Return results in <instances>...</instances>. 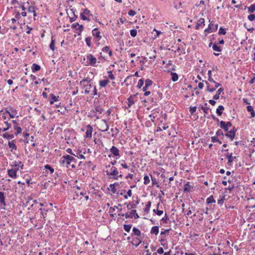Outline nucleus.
I'll return each instance as SVG.
<instances>
[{
	"mask_svg": "<svg viewBox=\"0 0 255 255\" xmlns=\"http://www.w3.org/2000/svg\"><path fill=\"white\" fill-rule=\"evenodd\" d=\"M63 158H64L62 161V163L64 164L66 163V166L67 167L69 166H71L72 168H75L76 167V165L75 164L72 163L70 164V161H74V163L77 162V160L73 157L69 155H67L65 156H63Z\"/></svg>",
	"mask_w": 255,
	"mask_h": 255,
	"instance_id": "nucleus-1",
	"label": "nucleus"
},
{
	"mask_svg": "<svg viewBox=\"0 0 255 255\" xmlns=\"http://www.w3.org/2000/svg\"><path fill=\"white\" fill-rule=\"evenodd\" d=\"M89 83L90 80L88 78H85L80 81V84L84 87V92L85 94H88L91 91V89L93 88V85L92 84H85V82Z\"/></svg>",
	"mask_w": 255,
	"mask_h": 255,
	"instance_id": "nucleus-2",
	"label": "nucleus"
},
{
	"mask_svg": "<svg viewBox=\"0 0 255 255\" xmlns=\"http://www.w3.org/2000/svg\"><path fill=\"white\" fill-rule=\"evenodd\" d=\"M119 215L122 216H125L126 218H132L133 215H134V217L135 219H137L139 217L138 214L136 213V211L133 209L130 212L129 214L128 213L125 214H119Z\"/></svg>",
	"mask_w": 255,
	"mask_h": 255,
	"instance_id": "nucleus-3",
	"label": "nucleus"
},
{
	"mask_svg": "<svg viewBox=\"0 0 255 255\" xmlns=\"http://www.w3.org/2000/svg\"><path fill=\"white\" fill-rule=\"evenodd\" d=\"M87 63L88 64L95 66L97 62L96 58L92 54H89L87 56Z\"/></svg>",
	"mask_w": 255,
	"mask_h": 255,
	"instance_id": "nucleus-4",
	"label": "nucleus"
},
{
	"mask_svg": "<svg viewBox=\"0 0 255 255\" xmlns=\"http://www.w3.org/2000/svg\"><path fill=\"white\" fill-rule=\"evenodd\" d=\"M232 126V123L230 122H228L226 123L224 121H221L220 122V126L221 128H223L225 131H228L229 128Z\"/></svg>",
	"mask_w": 255,
	"mask_h": 255,
	"instance_id": "nucleus-5",
	"label": "nucleus"
},
{
	"mask_svg": "<svg viewBox=\"0 0 255 255\" xmlns=\"http://www.w3.org/2000/svg\"><path fill=\"white\" fill-rule=\"evenodd\" d=\"M72 28H75L78 31L77 34L78 35H80L81 32L84 30V26L82 25H80L79 23L77 22L72 24Z\"/></svg>",
	"mask_w": 255,
	"mask_h": 255,
	"instance_id": "nucleus-6",
	"label": "nucleus"
},
{
	"mask_svg": "<svg viewBox=\"0 0 255 255\" xmlns=\"http://www.w3.org/2000/svg\"><path fill=\"white\" fill-rule=\"evenodd\" d=\"M12 122L13 124V128L14 129L16 130V132H15V134L17 135L19 133H20L21 132L22 129L21 128L19 127H18V123L15 121L12 120Z\"/></svg>",
	"mask_w": 255,
	"mask_h": 255,
	"instance_id": "nucleus-7",
	"label": "nucleus"
},
{
	"mask_svg": "<svg viewBox=\"0 0 255 255\" xmlns=\"http://www.w3.org/2000/svg\"><path fill=\"white\" fill-rule=\"evenodd\" d=\"M102 124L101 125V130L103 132L107 131L109 128V127L108 125L107 122L105 120H102Z\"/></svg>",
	"mask_w": 255,
	"mask_h": 255,
	"instance_id": "nucleus-8",
	"label": "nucleus"
},
{
	"mask_svg": "<svg viewBox=\"0 0 255 255\" xmlns=\"http://www.w3.org/2000/svg\"><path fill=\"white\" fill-rule=\"evenodd\" d=\"M93 35L97 38L98 40H100L102 38V36L100 35V32L98 28H96L92 30Z\"/></svg>",
	"mask_w": 255,
	"mask_h": 255,
	"instance_id": "nucleus-9",
	"label": "nucleus"
},
{
	"mask_svg": "<svg viewBox=\"0 0 255 255\" xmlns=\"http://www.w3.org/2000/svg\"><path fill=\"white\" fill-rule=\"evenodd\" d=\"M226 156L228 158V164L229 165H231L234 159L236 158V156H233L232 153H227Z\"/></svg>",
	"mask_w": 255,
	"mask_h": 255,
	"instance_id": "nucleus-10",
	"label": "nucleus"
},
{
	"mask_svg": "<svg viewBox=\"0 0 255 255\" xmlns=\"http://www.w3.org/2000/svg\"><path fill=\"white\" fill-rule=\"evenodd\" d=\"M92 131H93L92 127L90 125H88L87 126L86 137L87 138H91L92 137Z\"/></svg>",
	"mask_w": 255,
	"mask_h": 255,
	"instance_id": "nucleus-11",
	"label": "nucleus"
},
{
	"mask_svg": "<svg viewBox=\"0 0 255 255\" xmlns=\"http://www.w3.org/2000/svg\"><path fill=\"white\" fill-rule=\"evenodd\" d=\"M7 174L9 177H10L14 179V178H16V176H17L16 171V170H15L13 169H8L7 170Z\"/></svg>",
	"mask_w": 255,
	"mask_h": 255,
	"instance_id": "nucleus-12",
	"label": "nucleus"
},
{
	"mask_svg": "<svg viewBox=\"0 0 255 255\" xmlns=\"http://www.w3.org/2000/svg\"><path fill=\"white\" fill-rule=\"evenodd\" d=\"M225 136L233 140L235 136V131L234 130H231L225 134Z\"/></svg>",
	"mask_w": 255,
	"mask_h": 255,
	"instance_id": "nucleus-13",
	"label": "nucleus"
},
{
	"mask_svg": "<svg viewBox=\"0 0 255 255\" xmlns=\"http://www.w3.org/2000/svg\"><path fill=\"white\" fill-rule=\"evenodd\" d=\"M8 145L9 148H10V151L11 152H12L13 150H16V146L15 145L14 140H13L11 141H9L8 143Z\"/></svg>",
	"mask_w": 255,
	"mask_h": 255,
	"instance_id": "nucleus-14",
	"label": "nucleus"
},
{
	"mask_svg": "<svg viewBox=\"0 0 255 255\" xmlns=\"http://www.w3.org/2000/svg\"><path fill=\"white\" fill-rule=\"evenodd\" d=\"M119 172L115 167L113 166L111 169L110 172H107V175L116 176L118 174Z\"/></svg>",
	"mask_w": 255,
	"mask_h": 255,
	"instance_id": "nucleus-15",
	"label": "nucleus"
},
{
	"mask_svg": "<svg viewBox=\"0 0 255 255\" xmlns=\"http://www.w3.org/2000/svg\"><path fill=\"white\" fill-rule=\"evenodd\" d=\"M110 151L115 156H119V150L115 146H113L110 149Z\"/></svg>",
	"mask_w": 255,
	"mask_h": 255,
	"instance_id": "nucleus-16",
	"label": "nucleus"
},
{
	"mask_svg": "<svg viewBox=\"0 0 255 255\" xmlns=\"http://www.w3.org/2000/svg\"><path fill=\"white\" fill-rule=\"evenodd\" d=\"M208 26L209 27V28L211 29V32H215V31H217L218 29V24H214V23H212V22H211L209 24Z\"/></svg>",
	"mask_w": 255,
	"mask_h": 255,
	"instance_id": "nucleus-17",
	"label": "nucleus"
},
{
	"mask_svg": "<svg viewBox=\"0 0 255 255\" xmlns=\"http://www.w3.org/2000/svg\"><path fill=\"white\" fill-rule=\"evenodd\" d=\"M0 204L3 206H5V197L2 192H0Z\"/></svg>",
	"mask_w": 255,
	"mask_h": 255,
	"instance_id": "nucleus-18",
	"label": "nucleus"
},
{
	"mask_svg": "<svg viewBox=\"0 0 255 255\" xmlns=\"http://www.w3.org/2000/svg\"><path fill=\"white\" fill-rule=\"evenodd\" d=\"M205 23V20L203 18H200L198 21H197L196 26H195V29H198L199 28V27L202 25H204Z\"/></svg>",
	"mask_w": 255,
	"mask_h": 255,
	"instance_id": "nucleus-19",
	"label": "nucleus"
},
{
	"mask_svg": "<svg viewBox=\"0 0 255 255\" xmlns=\"http://www.w3.org/2000/svg\"><path fill=\"white\" fill-rule=\"evenodd\" d=\"M9 111H6V112L9 114V116L11 118H13L16 114V110L13 108H10Z\"/></svg>",
	"mask_w": 255,
	"mask_h": 255,
	"instance_id": "nucleus-20",
	"label": "nucleus"
},
{
	"mask_svg": "<svg viewBox=\"0 0 255 255\" xmlns=\"http://www.w3.org/2000/svg\"><path fill=\"white\" fill-rule=\"evenodd\" d=\"M193 188L189 182H187L185 185L184 187V191L189 192L191 191V189Z\"/></svg>",
	"mask_w": 255,
	"mask_h": 255,
	"instance_id": "nucleus-21",
	"label": "nucleus"
},
{
	"mask_svg": "<svg viewBox=\"0 0 255 255\" xmlns=\"http://www.w3.org/2000/svg\"><path fill=\"white\" fill-rule=\"evenodd\" d=\"M159 233V228L158 226H153L151 228L150 233L157 235Z\"/></svg>",
	"mask_w": 255,
	"mask_h": 255,
	"instance_id": "nucleus-22",
	"label": "nucleus"
},
{
	"mask_svg": "<svg viewBox=\"0 0 255 255\" xmlns=\"http://www.w3.org/2000/svg\"><path fill=\"white\" fill-rule=\"evenodd\" d=\"M31 69L33 72H35L40 69V66L36 63H34L32 65Z\"/></svg>",
	"mask_w": 255,
	"mask_h": 255,
	"instance_id": "nucleus-23",
	"label": "nucleus"
},
{
	"mask_svg": "<svg viewBox=\"0 0 255 255\" xmlns=\"http://www.w3.org/2000/svg\"><path fill=\"white\" fill-rule=\"evenodd\" d=\"M51 100L50 101V104L51 105L53 104L54 102H56L58 101L59 98V96H56L54 94H50Z\"/></svg>",
	"mask_w": 255,
	"mask_h": 255,
	"instance_id": "nucleus-24",
	"label": "nucleus"
},
{
	"mask_svg": "<svg viewBox=\"0 0 255 255\" xmlns=\"http://www.w3.org/2000/svg\"><path fill=\"white\" fill-rule=\"evenodd\" d=\"M13 134H8L7 132H5L3 134L2 137L7 139H10L14 138Z\"/></svg>",
	"mask_w": 255,
	"mask_h": 255,
	"instance_id": "nucleus-25",
	"label": "nucleus"
},
{
	"mask_svg": "<svg viewBox=\"0 0 255 255\" xmlns=\"http://www.w3.org/2000/svg\"><path fill=\"white\" fill-rule=\"evenodd\" d=\"M224 110V107L223 106H219L216 110V113L218 116H221L222 114L223 111Z\"/></svg>",
	"mask_w": 255,
	"mask_h": 255,
	"instance_id": "nucleus-26",
	"label": "nucleus"
},
{
	"mask_svg": "<svg viewBox=\"0 0 255 255\" xmlns=\"http://www.w3.org/2000/svg\"><path fill=\"white\" fill-rule=\"evenodd\" d=\"M109 83V81L108 79H105L101 80L99 82V85L101 87H105Z\"/></svg>",
	"mask_w": 255,
	"mask_h": 255,
	"instance_id": "nucleus-27",
	"label": "nucleus"
},
{
	"mask_svg": "<svg viewBox=\"0 0 255 255\" xmlns=\"http://www.w3.org/2000/svg\"><path fill=\"white\" fill-rule=\"evenodd\" d=\"M141 243V240L139 238H135L132 242V244L135 247H137Z\"/></svg>",
	"mask_w": 255,
	"mask_h": 255,
	"instance_id": "nucleus-28",
	"label": "nucleus"
},
{
	"mask_svg": "<svg viewBox=\"0 0 255 255\" xmlns=\"http://www.w3.org/2000/svg\"><path fill=\"white\" fill-rule=\"evenodd\" d=\"M171 80L173 82H176L178 79V76L176 73L171 72Z\"/></svg>",
	"mask_w": 255,
	"mask_h": 255,
	"instance_id": "nucleus-29",
	"label": "nucleus"
},
{
	"mask_svg": "<svg viewBox=\"0 0 255 255\" xmlns=\"http://www.w3.org/2000/svg\"><path fill=\"white\" fill-rule=\"evenodd\" d=\"M132 231L134 235L136 236L137 237H139L141 235L140 231L136 228L133 227L132 229Z\"/></svg>",
	"mask_w": 255,
	"mask_h": 255,
	"instance_id": "nucleus-30",
	"label": "nucleus"
},
{
	"mask_svg": "<svg viewBox=\"0 0 255 255\" xmlns=\"http://www.w3.org/2000/svg\"><path fill=\"white\" fill-rule=\"evenodd\" d=\"M206 202L207 204H210L215 203L216 201L214 200L213 196L211 195L207 199Z\"/></svg>",
	"mask_w": 255,
	"mask_h": 255,
	"instance_id": "nucleus-31",
	"label": "nucleus"
},
{
	"mask_svg": "<svg viewBox=\"0 0 255 255\" xmlns=\"http://www.w3.org/2000/svg\"><path fill=\"white\" fill-rule=\"evenodd\" d=\"M81 150H77L76 151V154H74V156L78 157L81 159H85V157L82 154H81Z\"/></svg>",
	"mask_w": 255,
	"mask_h": 255,
	"instance_id": "nucleus-32",
	"label": "nucleus"
},
{
	"mask_svg": "<svg viewBox=\"0 0 255 255\" xmlns=\"http://www.w3.org/2000/svg\"><path fill=\"white\" fill-rule=\"evenodd\" d=\"M151 205V202L150 201L147 202L146 207H145V209H144V210L145 212H146V213L149 212L150 209Z\"/></svg>",
	"mask_w": 255,
	"mask_h": 255,
	"instance_id": "nucleus-33",
	"label": "nucleus"
},
{
	"mask_svg": "<svg viewBox=\"0 0 255 255\" xmlns=\"http://www.w3.org/2000/svg\"><path fill=\"white\" fill-rule=\"evenodd\" d=\"M213 49L215 51L221 52L222 48L220 46H217V44H214L212 47Z\"/></svg>",
	"mask_w": 255,
	"mask_h": 255,
	"instance_id": "nucleus-34",
	"label": "nucleus"
},
{
	"mask_svg": "<svg viewBox=\"0 0 255 255\" xmlns=\"http://www.w3.org/2000/svg\"><path fill=\"white\" fill-rule=\"evenodd\" d=\"M220 199L218 200V204L222 206L223 204L224 201L225 200V197L224 196H220Z\"/></svg>",
	"mask_w": 255,
	"mask_h": 255,
	"instance_id": "nucleus-35",
	"label": "nucleus"
},
{
	"mask_svg": "<svg viewBox=\"0 0 255 255\" xmlns=\"http://www.w3.org/2000/svg\"><path fill=\"white\" fill-rule=\"evenodd\" d=\"M144 179V184L145 185H147L150 182V179L149 176L147 175H145L143 178Z\"/></svg>",
	"mask_w": 255,
	"mask_h": 255,
	"instance_id": "nucleus-36",
	"label": "nucleus"
},
{
	"mask_svg": "<svg viewBox=\"0 0 255 255\" xmlns=\"http://www.w3.org/2000/svg\"><path fill=\"white\" fill-rule=\"evenodd\" d=\"M115 184H111L110 185V188H109L113 193H116L117 190L115 186Z\"/></svg>",
	"mask_w": 255,
	"mask_h": 255,
	"instance_id": "nucleus-37",
	"label": "nucleus"
},
{
	"mask_svg": "<svg viewBox=\"0 0 255 255\" xmlns=\"http://www.w3.org/2000/svg\"><path fill=\"white\" fill-rule=\"evenodd\" d=\"M44 167L46 170H49L50 173H53L54 172V169L50 165L46 164Z\"/></svg>",
	"mask_w": 255,
	"mask_h": 255,
	"instance_id": "nucleus-38",
	"label": "nucleus"
},
{
	"mask_svg": "<svg viewBox=\"0 0 255 255\" xmlns=\"http://www.w3.org/2000/svg\"><path fill=\"white\" fill-rule=\"evenodd\" d=\"M168 128V126H167L166 125H164L163 126H162L161 127H158L157 129H156V131H160L161 130H162V129H164V130H165L167 128Z\"/></svg>",
	"mask_w": 255,
	"mask_h": 255,
	"instance_id": "nucleus-39",
	"label": "nucleus"
},
{
	"mask_svg": "<svg viewBox=\"0 0 255 255\" xmlns=\"http://www.w3.org/2000/svg\"><path fill=\"white\" fill-rule=\"evenodd\" d=\"M153 82L149 79H147L145 81V85L149 87L152 84Z\"/></svg>",
	"mask_w": 255,
	"mask_h": 255,
	"instance_id": "nucleus-40",
	"label": "nucleus"
},
{
	"mask_svg": "<svg viewBox=\"0 0 255 255\" xmlns=\"http://www.w3.org/2000/svg\"><path fill=\"white\" fill-rule=\"evenodd\" d=\"M131 226H132L131 225H124V229L126 232H129L130 229L131 228Z\"/></svg>",
	"mask_w": 255,
	"mask_h": 255,
	"instance_id": "nucleus-41",
	"label": "nucleus"
},
{
	"mask_svg": "<svg viewBox=\"0 0 255 255\" xmlns=\"http://www.w3.org/2000/svg\"><path fill=\"white\" fill-rule=\"evenodd\" d=\"M91 37H87L86 38L85 41L86 43V44L88 46L91 47Z\"/></svg>",
	"mask_w": 255,
	"mask_h": 255,
	"instance_id": "nucleus-42",
	"label": "nucleus"
},
{
	"mask_svg": "<svg viewBox=\"0 0 255 255\" xmlns=\"http://www.w3.org/2000/svg\"><path fill=\"white\" fill-rule=\"evenodd\" d=\"M50 48L52 50L54 51L55 50V40L52 38L51 43L49 45Z\"/></svg>",
	"mask_w": 255,
	"mask_h": 255,
	"instance_id": "nucleus-43",
	"label": "nucleus"
},
{
	"mask_svg": "<svg viewBox=\"0 0 255 255\" xmlns=\"http://www.w3.org/2000/svg\"><path fill=\"white\" fill-rule=\"evenodd\" d=\"M4 125H5V127H4L3 129V131H5L7 130L10 127V124L8 123L7 122H5L4 123Z\"/></svg>",
	"mask_w": 255,
	"mask_h": 255,
	"instance_id": "nucleus-44",
	"label": "nucleus"
},
{
	"mask_svg": "<svg viewBox=\"0 0 255 255\" xmlns=\"http://www.w3.org/2000/svg\"><path fill=\"white\" fill-rule=\"evenodd\" d=\"M144 84L143 79H140L137 83V87L139 89L141 88Z\"/></svg>",
	"mask_w": 255,
	"mask_h": 255,
	"instance_id": "nucleus-45",
	"label": "nucleus"
},
{
	"mask_svg": "<svg viewBox=\"0 0 255 255\" xmlns=\"http://www.w3.org/2000/svg\"><path fill=\"white\" fill-rule=\"evenodd\" d=\"M226 33V29L223 27H220L219 30V35H225Z\"/></svg>",
	"mask_w": 255,
	"mask_h": 255,
	"instance_id": "nucleus-46",
	"label": "nucleus"
},
{
	"mask_svg": "<svg viewBox=\"0 0 255 255\" xmlns=\"http://www.w3.org/2000/svg\"><path fill=\"white\" fill-rule=\"evenodd\" d=\"M248 10L250 12H254L255 10V4H252L250 7H249Z\"/></svg>",
	"mask_w": 255,
	"mask_h": 255,
	"instance_id": "nucleus-47",
	"label": "nucleus"
},
{
	"mask_svg": "<svg viewBox=\"0 0 255 255\" xmlns=\"http://www.w3.org/2000/svg\"><path fill=\"white\" fill-rule=\"evenodd\" d=\"M130 34L132 37H134L137 34V30L136 29L130 30Z\"/></svg>",
	"mask_w": 255,
	"mask_h": 255,
	"instance_id": "nucleus-48",
	"label": "nucleus"
},
{
	"mask_svg": "<svg viewBox=\"0 0 255 255\" xmlns=\"http://www.w3.org/2000/svg\"><path fill=\"white\" fill-rule=\"evenodd\" d=\"M108 77L111 80H114L115 77L114 75L113 74L112 72L111 71L108 72Z\"/></svg>",
	"mask_w": 255,
	"mask_h": 255,
	"instance_id": "nucleus-49",
	"label": "nucleus"
},
{
	"mask_svg": "<svg viewBox=\"0 0 255 255\" xmlns=\"http://www.w3.org/2000/svg\"><path fill=\"white\" fill-rule=\"evenodd\" d=\"M82 13H83L85 15L88 16L92 15V14L90 13V10H88L87 8L84 9Z\"/></svg>",
	"mask_w": 255,
	"mask_h": 255,
	"instance_id": "nucleus-50",
	"label": "nucleus"
},
{
	"mask_svg": "<svg viewBox=\"0 0 255 255\" xmlns=\"http://www.w3.org/2000/svg\"><path fill=\"white\" fill-rule=\"evenodd\" d=\"M134 101H133V100L131 99V97H129V98L128 99V107H131L133 104H134Z\"/></svg>",
	"mask_w": 255,
	"mask_h": 255,
	"instance_id": "nucleus-51",
	"label": "nucleus"
},
{
	"mask_svg": "<svg viewBox=\"0 0 255 255\" xmlns=\"http://www.w3.org/2000/svg\"><path fill=\"white\" fill-rule=\"evenodd\" d=\"M110 50V48L109 46H105L102 49V52L104 53H108L109 51Z\"/></svg>",
	"mask_w": 255,
	"mask_h": 255,
	"instance_id": "nucleus-52",
	"label": "nucleus"
},
{
	"mask_svg": "<svg viewBox=\"0 0 255 255\" xmlns=\"http://www.w3.org/2000/svg\"><path fill=\"white\" fill-rule=\"evenodd\" d=\"M216 88L207 86L206 91L210 92H213L216 90Z\"/></svg>",
	"mask_w": 255,
	"mask_h": 255,
	"instance_id": "nucleus-53",
	"label": "nucleus"
},
{
	"mask_svg": "<svg viewBox=\"0 0 255 255\" xmlns=\"http://www.w3.org/2000/svg\"><path fill=\"white\" fill-rule=\"evenodd\" d=\"M27 10L29 12H33V13H35V11L34 7L31 6H28V7L27 8Z\"/></svg>",
	"mask_w": 255,
	"mask_h": 255,
	"instance_id": "nucleus-54",
	"label": "nucleus"
},
{
	"mask_svg": "<svg viewBox=\"0 0 255 255\" xmlns=\"http://www.w3.org/2000/svg\"><path fill=\"white\" fill-rule=\"evenodd\" d=\"M201 109L203 111L204 113L206 114L208 113L209 108L208 107H205L203 106H201Z\"/></svg>",
	"mask_w": 255,
	"mask_h": 255,
	"instance_id": "nucleus-55",
	"label": "nucleus"
},
{
	"mask_svg": "<svg viewBox=\"0 0 255 255\" xmlns=\"http://www.w3.org/2000/svg\"><path fill=\"white\" fill-rule=\"evenodd\" d=\"M196 111V107H190L189 112L191 114H193Z\"/></svg>",
	"mask_w": 255,
	"mask_h": 255,
	"instance_id": "nucleus-56",
	"label": "nucleus"
},
{
	"mask_svg": "<svg viewBox=\"0 0 255 255\" xmlns=\"http://www.w3.org/2000/svg\"><path fill=\"white\" fill-rule=\"evenodd\" d=\"M248 18L250 21H253L255 19V15L254 14H250L248 16Z\"/></svg>",
	"mask_w": 255,
	"mask_h": 255,
	"instance_id": "nucleus-57",
	"label": "nucleus"
},
{
	"mask_svg": "<svg viewBox=\"0 0 255 255\" xmlns=\"http://www.w3.org/2000/svg\"><path fill=\"white\" fill-rule=\"evenodd\" d=\"M151 177L152 185L158 184V183L156 181V179L154 177H152V176H151Z\"/></svg>",
	"mask_w": 255,
	"mask_h": 255,
	"instance_id": "nucleus-58",
	"label": "nucleus"
},
{
	"mask_svg": "<svg viewBox=\"0 0 255 255\" xmlns=\"http://www.w3.org/2000/svg\"><path fill=\"white\" fill-rule=\"evenodd\" d=\"M216 135L218 137L220 135H223L224 134H223V132H222V131L221 129H219L217 131V132L216 133Z\"/></svg>",
	"mask_w": 255,
	"mask_h": 255,
	"instance_id": "nucleus-59",
	"label": "nucleus"
},
{
	"mask_svg": "<svg viewBox=\"0 0 255 255\" xmlns=\"http://www.w3.org/2000/svg\"><path fill=\"white\" fill-rule=\"evenodd\" d=\"M247 111L250 113L254 111V108H253V107L252 106H248L247 107Z\"/></svg>",
	"mask_w": 255,
	"mask_h": 255,
	"instance_id": "nucleus-60",
	"label": "nucleus"
},
{
	"mask_svg": "<svg viewBox=\"0 0 255 255\" xmlns=\"http://www.w3.org/2000/svg\"><path fill=\"white\" fill-rule=\"evenodd\" d=\"M135 13L136 12H135V11L131 9L129 10L128 12V14L130 16H134L135 14Z\"/></svg>",
	"mask_w": 255,
	"mask_h": 255,
	"instance_id": "nucleus-61",
	"label": "nucleus"
},
{
	"mask_svg": "<svg viewBox=\"0 0 255 255\" xmlns=\"http://www.w3.org/2000/svg\"><path fill=\"white\" fill-rule=\"evenodd\" d=\"M95 110L97 112H99L100 114H102L103 111V110L100 107H97L95 109Z\"/></svg>",
	"mask_w": 255,
	"mask_h": 255,
	"instance_id": "nucleus-62",
	"label": "nucleus"
},
{
	"mask_svg": "<svg viewBox=\"0 0 255 255\" xmlns=\"http://www.w3.org/2000/svg\"><path fill=\"white\" fill-rule=\"evenodd\" d=\"M211 141L213 142H217L218 141V138H217V136H212L211 137Z\"/></svg>",
	"mask_w": 255,
	"mask_h": 255,
	"instance_id": "nucleus-63",
	"label": "nucleus"
},
{
	"mask_svg": "<svg viewBox=\"0 0 255 255\" xmlns=\"http://www.w3.org/2000/svg\"><path fill=\"white\" fill-rule=\"evenodd\" d=\"M116 209H118L117 206H115L114 207H111L109 210L110 213H113L115 211Z\"/></svg>",
	"mask_w": 255,
	"mask_h": 255,
	"instance_id": "nucleus-64",
	"label": "nucleus"
}]
</instances>
